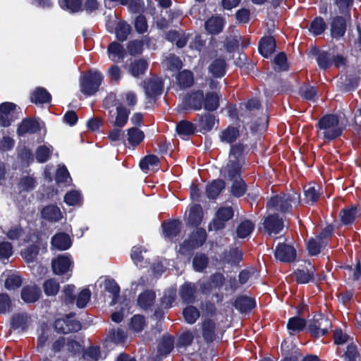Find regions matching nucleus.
Instances as JSON below:
<instances>
[{"label": "nucleus", "instance_id": "obj_58", "mask_svg": "<svg viewBox=\"0 0 361 361\" xmlns=\"http://www.w3.org/2000/svg\"><path fill=\"white\" fill-rule=\"evenodd\" d=\"M29 320V317L25 313L16 314L13 316L12 326L15 329H23Z\"/></svg>", "mask_w": 361, "mask_h": 361}, {"label": "nucleus", "instance_id": "obj_35", "mask_svg": "<svg viewBox=\"0 0 361 361\" xmlns=\"http://www.w3.org/2000/svg\"><path fill=\"white\" fill-rule=\"evenodd\" d=\"M310 269H298L295 271L296 281L299 283H307L313 279L314 268L310 264Z\"/></svg>", "mask_w": 361, "mask_h": 361}, {"label": "nucleus", "instance_id": "obj_29", "mask_svg": "<svg viewBox=\"0 0 361 361\" xmlns=\"http://www.w3.org/2000/svg\"><path fill=\"white\" fill-rule=\"evenodd\" d=\"M204 93L202 91H197L191 93L186 99L185 103L195 110H200L202 107Z\"/></svg>", "mask_w": 361, "mask_h": 361}, {"label": "nucleus", "instance_id": "obj_42", "mask_svg": "<svg viewBox=\"0 0 361 361\" xmlns=\"http://www.w3.org/2000/svg\"><path fill=\"white\" fill-rule=\"evenodd\" d=\"M195 287L192 283H185L180 287V295L184 302L190 303L194 300Z\"/></svg>", "mask_w": 361, "mask_h": 361}, {"label": "nucleus", "instance_id": "obj_61", "mask_svg": "<svg viewBox=\"0 0 361 361\" xmlns=\"http://www.w3.org/2000/svg\"><path fill=\"white\" fill-rule=\"evenodd\" d=\"M13 254V247L10 243H0V259L3 262L8 259Z\"/></svg>", "mask_w": 361, "mask_h": 361}, {"label": "nucleus", "instance_id": "obj_37", "mask_svg": "<svg viewBox=\"0 0 361 361\" xmlns=\"http://www.w3.org/2000/svg\"><path fill=\"white\" fill-rule=\"evenodd\" d=\"M178 85L182 87H189L194 82V76L191 71L184 70L180 71L176 77Z\"/></svg>", "mask_w": 361, "mask_h": 361}, {"label": "nucleus", "instance_id": "obj_27", "mask_svg": "<svg viewBox=\"0 0 361 361\" xmlns=\"http://www.w3.org/2000/svg\"><path fill=\"white\" fill-rule=\"evenodd\" d=\"M40 290L36 286H25L21 292V298L25 302H34L38 300Z\"/></svg>", "mask_w": 361, "mask_h": 361}, {"label": "nucleus", "instance_id": "obj_11", "mask_svg": "<svg viewBox=\"0 0 361 361\" xmlns=\"http://www.w3.org/2000/svg\"><path fill=\"white\" fill-rule=\"evenodd\" d=\"M269 212V214L264 220V231L269 235H276L280 233L283 228V221L281 219L279 218L278 215L271 214L272 212Z\"/></svg>", "mask_w": 361, "mask_h": 361}, {"label": "nucleus", "instance_id": "obj_1", "mask_svg": "<svg viewBox=\"0 0 361 361\" xmlns=\"http://www.w3.org/2000/svg\"><path fill=\"white\" fill-rule=\"evenodd\" d=\"M246 146L238 143L231 149L228 162L221 169V173L229 180L239 179L245 164L244 153Z\"/></svg>", "mask_w": 361, "mask_h": 361}, {"label": "nucleus", "instance_id": "obj_36", "mask_svg": "<svg viewBox=\"0 0 361 361\" xmlns=\"http://www.w3.org/2000/svg\"><path fill=\"white\" fill-rule=\"evenodd\" d=\"M255 228V224L250 220H244L240 223L236 228V235L240 238L249 236Z\"/></svg>", "mask_w": 361, "mask_h": 361}, {"label": "nucleus", "instance_id": "obj_45", "mask_svg": "<svg viewBox=\"0 0 361 361\" xmlns=\"http://www.w3.org/2000/svg\"><path fill=\"white\" fill-rule=\"evenodd\" d=\"M22 284L20 276L14 273L8 274L4 279V285L8 290L18 288Z\"/></svg>", "mask_w": 361, "mask_h": 361}, {"label": "nucleus", "instance_id": "obj_30", "mask_svg": "<svg viewBox=\"0 0 361 361\" xmlns=\"http://www.w3.org/2000/svg\"><path fill=\"white\" fill-rule=\"evenodd\" d=\"M226 64L224 59H216L211 63L209 71L214 77L221 78L226 73Z\"/></svg>", "mask_w": 361, "mask_h": 361}, {"label": "nucleus", "instance_id": "obj_38", "mask_svg": "<svg viewBox=\"0 0 361 361\" xmlns=\"http://www.w3.org/2000/svg\"><path fill=\"white\" fill-rule=\"evenodd\" d=\"M155 297L154 291L147 290L139 295L137 304L142 309H147L153 305Z\"/></svg>", "mask_w": 361, "mask_h": 361}, {"label": "nucleus", "instance_id": "obj_49", "mask_svg": "<svg viewBox=\"0 0 361 361\" xmlns=\"http://www.w3.org/2000/svg\"><path fill=\"white\" fill-rule=\"evenodd\" d=\"M131 31L130 25L126 22L118 23L116 27V37L120 41H125Z\"/></svg>", "mask_w": 361, "mask_h": 361}, {"label": "nucleus", "instance_id": "obj_33", "mask_svg": "<svg viewBox=\"0 0 361 361\" xmlns=\"http://www.w3.org/2000/svg\"><path fill=\"white\" fill-rule=\"evenodd\" d=\"M239 130L233 126H228L222 130L219 135L220 140L227 144H231L239 137Z\"/></svg>", "mask_w": 361, "mask_h": 361}, {"label": "nucleus", "instance_id": "obj_21", "mask_svg": "<svg viewBox=\"0 0 361 361\" xmlns=\"http://www.w3.org/2000/svg\"><path fill=\"white\" fill-rule=\"evenodd\" d=\"M159 159L155 155H147L141 159L140 166L145 173L159 169Z\"/></svg>", "mask_w": 361, "mask_h": 361}, {"label": "nucleus", "instance_id": "obj_16", "mask_svg": "<svg viewBox=\"0 0 361 361\" xmlns=\"http://www.w3.org/2000/svg\"><path fill=\"white\" fill-rule=\"evenodd\" d=\"M187 224L191 226H198L200 225L203 218V212L200 204L191 206L188 209V213L185 212Z\"/></svg>", "mask_w": 361, "mask_h": 361}, {"label": "nucleus", "instance_id": "obj_31", "mask_svg": "<svg viewBox=\"0 0 361 361\" xmlns=\"http://www.w3.org/2000/svg\"><path fill=\"white\" fill-rule=\"evenodd\" d=\"M234 306L241 312H245L251 310L255 307V301L251 298L247 296H240L235 300Z\"/></svg>", "mask_w": 361, "mask_h": 361}, {"label": "nucleus", "instance_id": "obj_7", "mask_svg": "<svg viewBox=\"0 0 361 361\" xmlns=\"http://www.w3.org/2000/svg\"><path fill=\"white\" fill-rule=\"evenodd\" d=\"M130 113V109H127L123 104H118L115 111L109 110L108 118L112 126L122 128L126 125Z\"/></svg>", "mask_w": 361, "mask_h": 361}, {"label": "nucleus", "instance_id": "obj_51", "mask_svg": "<svg viewBox=\"0 0 361 361\" xmlns=\"http://www.w3.org/2000/svg\"><path fill=\"white\" fill-rule=\"evenodd\" d=\"M183 314L185 321L190 324H194L200 317L199 310L193 306L185 307L183 310Z\"/></svg>", "mask_w": 361, "mask_h": 361}, {"label": "nucleus", "instance_id": "obj_10", "mask_svg": "<svg viewBox=\"0 0 361 361\" xmlns=\"http://www.w3.org/2000/svg\"><path fill=\"white\" fill-rule=\"evenodd\" d=\"M73 262L71 255L65 254L58 256L52 260L51 266L53 271L58 275L68 273L73 267Z\"/></svg>", "mask_w": 361, "mask_h": 361}, {"label": "nucleus", "instance_id": "obj_62", "mask_svg": "<svg viewBox=\"0 0 361 361\" xmlns=\"http://www.w3.org/2000/svg\"><path fill=\"white\" fill-rule=\"evenodd\" d=\"M208 259L204 255H197L193 259V267L197 271H202L207 265Z\"/></svg>", "mask_w": 361, "mask_h": 361}, {"label": "nucleus", "instance_id": "obj_24", "mask_svg": "<svg viewBox=\"0 0 361 361\" xmlns=\"http://www.w3.org/2000/svg\"><path fill=\"white\" fill-rule=\"evenodd\" d=\"M346 30L345 20L342 17L335 18L331 26V34L334 38H340L342 37Z\"/></svg>", "mask_w": 361, "mask_h": 361}, {"label": "nucleus", "instance_id": "obj_32", "mask_svg": "<svg viewBox=\"0 0 361 361\" xmlns=\"http://www.w3.org/2000/svg\"><path fill=\"white\" fill-rule=\"evenodd\" d=\"M144 133L135 127L127 130V140L128 144L133 147L138 145L144 140Z\"/></svg>", "mask_w": 361, "mask_h": 361}, {"label": "nucleus", "instance_id": "obj_8", "mask_svg": "<svg viewBox=\"0 0 361 361\" xmlns=\"http://www.w3.org/2000/svg\"><path fill=\"white\" fill-rule=\"evenodd\" d=\"M233 210L231 207H221L216 212V216L209 225V230L218 231L224 228L225 223L232 219Z\"/></svg>", "mask_w": 361, "mask_h": 361}, {"label": "nucleus", "instance_id": "obj_14", "mask_svg": "<svg viewBox=\"0 0 361 361\" xmlns=\"http://www.w3.org/2000/svg\"><path fill=\"white\" fill-rule=\"evenodd\" d=\"M274 255L281 262H290L295 259L296 252L290 245L279 244L275 250Z\"/></svg>", "mask_w": 361, "mask_h": 361}, {"label": "nucleus", "instance_id": "obj_15", "mask_svg": "<svg viewBox=\"0 0 361 361\" xmlns=\"http://www.w3.org/2000/svg\"><path fill=\"white\" fill-rule=\"evenodd\" d=\"M144 87L147 97H154L161 94L163 82L159 78H152L144 82Z\"/></svg>", "mask_w": 361, "mask_h": 361}, {"label": "nucleus", "instance_id": "obj_50", "mask_svg": "<svg viewBox=\"0 0 361 361\" xmlns=\"http://www.w3.org/2000/svg\"><path fill=\"white\" fill-rule=\"evenodd\" d=\"M215 117L209 114L202 115L200 120V126L204 132L211 130L215 125Z\"/></svg>", "mask_w": 361, "mask_h": 361}, {"label": "nucleus", "instance_id": "obj_3", "mask_svg": "<svg viewBox=\"0 0 361 361\" xmlns=\"http://www.w3.org/2000/svg\"><path fill=\"white\" fill-rule=\"evenodd\" d=\"M300 202V195L295 191L281 194L271 197L267 202L268 212H286L297 206Z\"/></svg>", "mask_w": 361, "mask_h": 361}, {"label": "nucleus", "instance_id": "obj_64", "mask_svg": "<svg viewBox=\"0 0 361 361\" xmlns=\"http://www.w3.org/2000/svg\"><path fill=\"white\" fill-rule=\"evenodd\" d=\"M100 357L99 348L91 347L88 348L82 355V357L86 361H97Z\"/></svg>", "mask_w": 361, "mask_h": 361}, {"label": "nucleus", "instance_id": "obj_44", "mask_svg": "<svg viewBox=\"0 0 361 361\" xmlns=\"http://www.w3.org/2000/svg\"><path fill=\"white\" fill-rule=\"evenodd\" d=\"M148 63L145 60L138 59L135 60L130 65V73L135 76L137 77L140 75L144 74L147 69Z\"/></svg>", "mask_w": 361, "mask_h": 361}, {"label": "nucleus", "instance_id": "obj_60", "mask_svg": "<svg viewBox=\"0 0 361 361\" xmlns=\"http://www.w3.org/2000/svg\"><path fill=\"white\" fill-rule=\"evenodd\" d=\"M91 297V292L89 289L85 288L81 290V292L79 293L76 305L80 308H83L86 306L87 302L90 301Z\"/></svg>", "mask_w": 361, "mask_h": 361}, {"label": "nucleus", "instance_id": "obj_34", "mask_svg": "<svg viewBox=\"0 0 361 361\" xmlns=\"http://www.w3.org/2000/svg\"><path fill=\"white\" fill-rule=\"evenodd\" d=\"M195 130V127L194 125L187 121H182L179 122L176 126L177 133L183 139L194 134Z\"/></svg>", "mask_w": 361, "mask_h": 361}, {"label": "nucleus", "instance_id": "obj_12", "mask_svg": "<svg viewBox=\"0 0 361 361\" xmlns=\"http://www.w3.org/2000/svg\"><path fill=\"white\" fill-rule=\"evenodd\" d=\"M16 105L11 102H4L0 105V125L7 127L14 121L17 117L15 116Z\"/></svg>", "mask_w": 361, "mask_h": 361}, {"label": "nucleus", "instance_id": "obj_41", "mask_svg": "<svg viewBox=\"0 0 361 361\" xmlns=\"http://www.w3.org/2000/svg\"><path fill=\"white\" fill-rule=\"evenodd\" d=\"M306 326V322L304 319L294 317L289 319L287 324V329L289 331L290 334H293L295 332H299L305 329Z\"/></svg>", "mask_w": 361, "mask_h": 361}, {"label": "nucleus", "instance_id": "obj_25", "mask_svg": "<svg viewBox=\"0 0 361 361\" xmlns=\"http://www.w3.org/2000/svg\"><path fill=\"white\" fill-rule=\"evenodd\" d=\"M39 130L37 121L33 119H24L18 128V133L20 135L26 133H35Z\"/></svg>", "mask_w": 361, "mask_h": 361}, {"label": "nucleus", "instance_id": "obj_40", "mask_svg": "<svg viewBox=\"0 0 361 361\" xmlns=\"http://www.w3.org/2000/svg\"><path fill=\"white\" fill-rule=\"evenodd\" d=\"M225 188V183L222 180H216L207 187V195L209 198H216Z\"/></svg>", "mask_w": 361, "mask_h": 361}, {"label": "nucleus", "instance_id": "obj_54", "mask_svg": "<svg viewBox=\"0 0 361 361\" xmlns=\"http://www.w3.org/2000/svg\"><path fill=\"white\" fill-rule=\"evenodd\" d=\"M246 189L245 182L241 178H239L234 180L231 192L233 196L238 197L245 194Z\"/></svg>", "mask_w": 361, "mask_h": 361}, {"label": "nucleus", "instance_id": "obj_52", "mask_svg": "<svg viewBox=\"0 0 361 361\" xmlns=\"http://www.w3.org/2000/svg\"><path fill=\"white\" fill-rule=\"evenodd\" d=\"M319 193L314 185H307L305 188V201L307 204H313L319 199Z\"/></svg>", "mask_w": 361, "mask_h": 361}, {"label": "nucleus", "instance_id": "obj_26", "mask_svg": "<svg viewBox=\"0 0 361 361\" xmlns=\"http://www.w3.org/2000/svg\"><path fill=\"white\" fill-rule=\"evenodd\" d=\"M42 216L44 219L50 221H58L63 218L62 212L56 205H49L42 211Z\"/></svg>", "mask_w": 361, "mask_h": 361}, {"label": "nucleus", "instance_id": "obj_63", "mask_svg": "<svg viewBox=\"0 0 361 361\" xmlns=\"http://www.w3.org/2000/svg\"><path fill=\"white\" fill-rule=\"evenodd\" d=\"M23 257L27 262H32L38 254V249L35 245H31L23 250L21 252Z\"/></svg>", "mask_w": 361, "mask_h": 361}, {"label": "nucleus", "instance_id": "obj_43", "mask_svg": "<svg viewBox=\"0 0 361 361\" xmlns=\"http://www.w3.org/2000/svg\"><path fill=\"white\" fill-rule=\"evenodd\" d=\"M104 289L111 293L113 295V299L111 305H115L116 303V298L119 296L120 287L117 283L113 279H106L104 281Z\"/></svg>", "mask_w": 361, "mask_h": 361}, {"label": "nucleus", "instance_id": "obj_20", "mask_svg": "<svg viewBox=\"0 0 361 361\" xmlns=\"http://www.w3.org/2000/svg\"><path fill=\"white\" fill-rule=\"evenodd\" d=\"M360 215V211L355 205L344 208L341 212V219L343 224H352Z\"/></svg>", "mask_w": 361, "mask_h": 361}, {"label": "nucleus", "instance_id": "obj_19", "mask_svg": "<svg viewBox=\"0 0 361 361\" xmlns=\"http://www.w3.org/2000/svg\"><path fill=\"white\" fill-rule=\"evenodd\" d=\"M275 39L271 36L263 37L259 44V51L264 57L269 56L275 50Z\"/></svg>", "mask_w": 361, "mask_h": 361}, {"label": "nucleus", "instance_id": "obj_5", "mask_svg": "<svg viewBox=\"0 0 361 361\" xmlns=\"http://www.w3.org/2000/svg\"><path fill=\"white\" fill-rule=\"evenodd\" d=\"M202 334L207 343H212L219 338L221 331L213 317H204L201 323Z\"/></svg>", "mask_w": 361, "mask_h": 361}, {"label": "nucleus", "instance_id": "obj_39", "mask_svg": "<svg viewBox=\"0 0 361 361\" xmlns=\"http://www.w3.org/2000/svg\"><path fill=\"white\" fill-rule=\"evenodd\" d=\"M173 348V339L171 337H164L158 348V357L161 359L169 355Z\"/></svg>", "mask_w": 361, "mask_h": 361}, {"label": "nucleus", "instance_id": "obj_18", "mask_svg": "<svg viewBox=\"0 0 361 361\" xmlns=\"http://www.w3.org/2000/svg\"><path fill=\"white\" fill-rule=\"evenodd\" d=\"M51 245L59 250H66L71 247V240L68 234L59 233L53 236Z\"/></svg>", "mask_w": 361, "mask_h": 361}, {"label": "nucleus", "instance_id": "obj_53", "mask_svg": "<svg viewBox=\"0 0 361 361\" xmlns=\"http://www.w3.org/2000/svg\"><path fill=\"white\" fill-rule=\"evenodd\" d=\"M326 29V24L323 18L320 17L316 18L310 24V31L314 35H321Z\"/></svg>", "mask_w": 361, "mask_h": 361}, {"label": "nucleus", "instance_id": "obj_55", "mask_svg": "<svg viewBox=\"0 0 361 361\" xmlns=\"http://www.w3.org/2000/svg\"><path fill=\"white\" fill-rule=\"evenodd\" d=\"M323 246V241L321 236L311 239L307 244V249L311 255H316L320 252Z\"/></svg>", "mask_w": 361, "mask_h": 361}, {"label": "nucleus", "instance_id": "obj_47", "mask_svg": "<svg viewBox=\"0 0 361 361\" xmlns=\"http://www.w3.org/2000/svg\"><path fill=\"white\" fill-rule=\"evenodd\" d=\"M317 64L321 69H327L333 63V57L328 52H319L316 58Z\"/></svg>", "mask_w": 361, "mask_h": 361}, {"label": "nucleus", "instance_id": "obj_23", "mask_svg": "<svg viewBox=\"0 0 361 361\" xmlns=\"http://www.w3.org/2000/svg\"><path fill=\"white\" fill-rule=\"evenodd\" d=\"M180 228L181 223L178 220H173L163 224L164 236L170 240L179 234Z\"/></svg>", "mask_w": 361, "mask_h": 361}, {"label": "nucleus", "instance_id": "obj_2", "mask_svg": "<svg viewBox=\"0 0 361 361\" xmlns=\"http://www.w3.org/2000/svg\"><path fill=\"white\" fill-rule=\"evenodd\" d=\"M317 126L318 137L328 141L339 137L345 128L338 116L334 114L324 116L319 121Z\"/></svg>", "mask_w": 361, "mask_h": 361}, {"label": "nucleus", "instance_id": "obj_28", "mask_svg": "<svg viewBox=\"0 0 361 361\" xmlns=\"http://www.w3.org/2000/svg\"><path fill=\"white\" fill-rule=\"evenodd\" d=\"M51 94L43 87L36 88L30 96V100L35 104H44L51 101Z\"/></svg>", "mask_w": 361, "mask_h": 361}, {"label": "nucleus", "instance_id": "obj_56", "mask_svg": "<svg viewBox=\"0 0 361 361\" xmlns=\"http://www.w3.org/2000/svg\"><path fill=\"white\" fill-rule=\"evenodd\" d=\"M82 201V197L78 191H71L64 196V202L70 206L80 205Z\"/></svg>", "mask_w": 361, "mask_h": 361}, {"label": "nucleus", "instance_id": "obj_17", "mask_svg": "<svg viewBox=\"0 0 361 361\" xmlns=\"http://www.w3.org/2000/svg\"><path fill=\"white\" fill-rule=\"evenodd\" d=\"M224 24L225 20L222 17L214 16L205 22V29L209 33L216 35L222 31Z\"/></svg>", "mask_w": 361, "mask_h": 361}, {"label": "nucleus", "instance_id": "obj_57", "mask_svg": "<svg viewBox=\"0 0 361 361\" xmlns=\"http://www.w3.org/2000/svg\"><path fill=\"white\" fill-rule=\"evenodd\" d=\"M59 283L54 279H48L44 283V290L47 295H55L59 290Z\"/></svg>", "mask_w": 361, "mask_h": 361}, {"label": "nucleus", "instance_id": "obj_48", "mask_svg": "<svg viewBox=\"0 0 361 361\" xmlns=\"http://www.w3.org/2000/svg\"><path fill=\"white\" fill-rule=\"evenodd\" d=\"M204 108L207 111H214L219 107V96L216 93H208L203 100Z\"/></svg>", "mask_w": 361, "mask_h": 361}, {"label": "nucleus", "instance_id": "obj_13", "mask_svg": "<svg viewBox=\"0 0 361 361\" xmlns=\"http://www.w3.org/2000/svg\"><path fill=\"white\" fill-rule=\"evenodd\" d=\"M56 331L61 334H68L72 331H78L81 329V324L79 322L67 319H59L54 322Z\"/></svg>", "mask_w": 361, "mask_h": 361}, {"label": "nucleus", "instance_id": "obj_46", "mask_svg": "<svg viewBox=\"0 0 361 361\" xmlns=\"http://www.w3.org/2000/svg\"><path fill=\"white\" fill-rule=\"evenodd\" d=\"M61 6L63 9L68 11L70 13H78L82 10V0H62Z\"/></svg>", "mask_w": 361, "mask_h": 361}, {"label": "nucleus", "instance_id": "obj_22", "mask_svg": "<svg viewBox=\"0 0 361 361\" xmlns=\"http://www.w3.org/2000/svg\"><path fill=\"white\" fill-rule=\"evenodd\" d=\"M108 53L111 60L114 62L122 61L126 54L123 46L116 42H114L109 45Z\"/></svg>", "mask_w": 361, "mask_h": 361}, {"label": "nucleus", "instance_id": "obj_9", "mask_svg": "<svg viewBox=\"0 0 361 361\" xmlns=\"http://www.w3.org/2000/svg\"><path fill=\"white\" fill-rule=\"evenodd\" d=\"M207 238V233L204 229L197 228L192 233L188 242H185L180 246L179 252L182 254H185L187 250H190L193 248L202 245Z\"/></svg>", "mask_w": 361, "mask_h": 361}, {"label": "nucleus", "instance_id": "obj_6", "mask_svg": "<svg viewBox=\"0 0 361 361\" xmlns=\"http://www.w3.org/2000/svg\"><path fill=\"white\" fill-rule=\"evenodd\" d=\"M331 327V321L323 315L315 316L308 324V331L314 337L325 335Z\"/></svg>", "mask_w": 361, "mask_h": 361}, {"label": "nucleus", "instance_id": "obj_59", "mask_svg": "<svg viewBox=\"0 0 361 361\" xmlns=\"http://www.w3.org/2000/svg\"><path fill=\"white\" fill-rule=\"evenodd\" d=\"M52 153V148L47 146H40L36 151V159L40 163L47 161Z\"/></svg>", "mask_w": 361, "mask_h": 361}, {"label": "nucleus", "instance_id": "obj_4", "mask_svg": "<svg viewBox=\"0 0 361 361\" xmlns=\"http://www.w3.org/2000/svg\"><path fill=\"white\" fill-rule=\"evenodd\" d=\"M103 80L101 73L97 71H90L80 79V90L87 96L94 94L97 92Z\"/></svg>", "mask_w": 361, "mask_h": 361}]
</instances>
